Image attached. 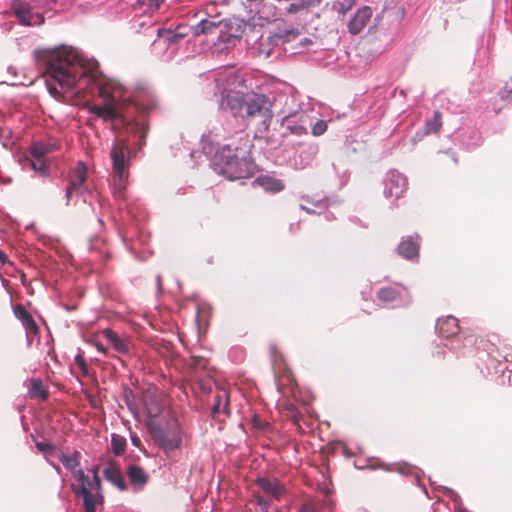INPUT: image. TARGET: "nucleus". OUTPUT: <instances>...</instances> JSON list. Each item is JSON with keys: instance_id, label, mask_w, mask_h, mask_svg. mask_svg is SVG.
Returning a JSON list of instances; mask_svg holds the SVG:
<instances>
[{"instance_id": "nucleus-33", "label": "nucleus", "mask_w": 512, "mask_h": 512, "mask_svg": "<svg viewBox=\"0 0 512 512\" xmlns=\"http://www.w3.org/2000/svg\"><path fill=\"white\" fill-rule=\"evenodd\" d=\"M502 100H508L512 98V78L505 83L503 89L499 92Z\"/></svg>"}, {"instance_id": "nucleus-48", "label": "nucleus", "mask_w": 512, "mask_h": 512, "mask_svg": "<svg viewBox=\"0 0 512 512\" xmlns=\"http://www.w3.org/2000/svg\"><path fill=\"white\" fill-rule=\"evenodd\" d=\"M0 262L3 265L6 264V263L10 264V262H9V260L7 258V255L3 251H0Z\"/></svg>"}, {"instance_id": "nucleus-55", "label": "nucleus", "mask_w": 512, "mask_h": 512, "mask_svg": "<svg viewBox=\"0 0 512 512\" xmlns=\"http://www.w3.org/2000/svg\"><path fill=\"white\" fill-rule=\"evenodd\" d=\"M302 209L307 211V212H310L309 209H307L306 207H302Z\"/></svg>"}, {"instance_id": "nucleus-42", "label": "nucleus", "mask_w": 512, "mask_h": 512, "mask_svg": "<svg viewBox=\"0 0 512 512\" xmlns=\"http://www.w3.org/2000/svg\"><path fill=\"white\" fill-rule=\"evenodd\" d=\"M257 503L261 507L263 512H268V507L270 505V502L268 500L264 499L263 497H258Z\"/></svg>"}, {"instance_id": "nucleus-45", "label": "nucleus", "mask_w": 512, "mask_h": 512, "mask_svg": "<svg viewBox=\"0 0 512 512\" xmlns=\"http://www.w3.org/2000/svg\"><path fill=\"white\" fill-rule=\"evenodd\" d=\"M291 132L297 135L308 134L306 128L302 126L289 127Z\"/></svg>"}, {"instance_id": "nucleus-15", "label": "nucleus", "mask_w": 512, "mask_h": 512, "mask_svg": "<svg viewBox=\"0 0 512 512\" xmlns=\"http://www.w3.org/2000/svg\"><path fill=\"white\" fill-rule=\"evenodd\" d=\"M103 475L107 481L115 485L119 490L126 491L127 484L123 478L119 465L114 462H110L107 467L103 470Z\"/></svg>"}, {"instance_id": "nucleus-5", "label": "nucleus", "mask_w": 512, "mask_h": 512, "mask_svg": "<svg viewBox=\"0 0 512 512\" xmlns=\"http://www.w3.org/2000/svg\"><path fill=\"white\" fill-rule=\"evenodd\" d=\"M128 153L129 147L127 141L116 140L111 150V157L114 172V193L118 198L123 196V192L126 188V181L129 174V159L127 158Z\"/></svg>"}, {"instance_id": "nucleus-54", "label": "nucleus", "mask_w": 512, "mask_h": 512, "mask_svg": "<svg viewBox=\"0 0 512 512\" xmlns=\"http://www.w3.org/2000/svg\"><path fill=\"white\" fill-rule=\"evenodd\" d=\"M151 3H158L160 0H149Z\"/></svg>"}, {"instance_id": "nucleus-29", "label": "nucleus", "mask_w": 512, "mask_h": 512, "mask_svg": "<svg viewBox=\"0 0 512 512\" xmlns=\"http://www.w3.org/2000/svg\"><path fill=\"white\" fill-rule=\"evenodd\" d=\"M53 148L51 145L44 144L41 142H35L30 147V156L33 158L43 159V157L52 152Z\"/></svg>"}, {"instance_id": "nucleus-3", "label": "nucleus", "mask_w": 512, "mask_h": 512, "mask_svg": "<svg viewBox=\"0 0 512 512\" xmlns=\"http://www.w3.org/2000/svg\"><path fill=\"white\" fill-rule=\"evenodd\" d=\"M99 96L103 100V105H91L88 107V111L91 114L96 115L103 121L112 122L114 129L122 126H128L129 120L125 116L126 107L129 102L124 100L120 101L116 98L115 90L113 87L105 84L99 87Z\"/></svg>"}, {"instance_id": "nucleus-28", "label": "nucleus", "mask_w": 512, "mask_h": 512, "mask_svg": "<svg viewBox=\"0 0 512 512\" xmlns=\"http://www.w3.org/2000/svg\"><path fill=\"white\" fill-rule=\"evenodd\" d=\"M76 494H80L83 497V504L85 511L87 510H96V495H94L89 488L74 489Z\"/></svg>"}, {"instance_id": "nucleus-24", "label": "nucleus", "mask_w": 512, "mask_h": 512, "mask_svg": "<svg viewBox=\"0 0 512 512\" xmlns=\"http://www.w3.org/2000/svg\"><path fill=\"white\" fill-rule=\"evenodd\" d=\"M255 183L268 192L277 193L284 189L283 182L271 176H259L256 178Z\"/></svg>"}, {"instance_id": "nucleus-23", "label": "nucleus", "mask_w": 512, "mask_h": 512, "mask_svg": "<svg viewBox=\"0 0 512 512\" xmlns=\"http://www.w3.org/2000/svg\"><path fill=\"white\" fill-rule=\"evenodd\" d=\"M397 250L402 257L413 259L419 255V242L414 240L412 236H409L398 245Z\"/></svg>"}, {"instance_id": "nucleus-41", "label": "nucleus", "mask_w": 512, "mask_h": 512, "mask_svg": "<svg viewBox=\"0 0 512 512\" xmlns=\"http://www.w3.org/2000/svg\"><path fill=\"white\" fill-rule=\"evenodd\" d=\"M133 396V392L132 390L130 389H126L125 392H124V399H125V403L126 405L132 409V406H133V403L131 401V397Z\"/></svg>"}, {"instance_id": "nucleus-43", "label": "nucleus", "mask_w": 512, "mask_h": 512, "mask_svg": "<svg viewBox=\"0 0 512 512\" xmlns=\"http://www.w3.org/2000/svg\"><path fill=\"white\" fill-rule=\"evenodd\" d=\"M287 417L292 421L293 424L299 425L301 414L298 410L296 412L291 413L290 415H287Z\"/></svg>"}, {"instance_id": "nucleus-8", "label": "nucleus", "mask_w": 512, "mask_h": 512, "mask_svg": "<svg viewBox=\"0 0 512 512\" xmlns=\"http://www.w3.org/2000/svg\"><path fill=\"white\" fill-rule=\"evenodd\" d=\"M376 297L383 303H393L403 299H406L407 303L410 302L408 291L402 285L382 287L377 291Z\"/></svg>"}, {"instance_id": "nucleus-16", "label": "nucleus", "mask_w": 512, "mask_h": 512, "mask_svg": "<svg viewBox=\"0 0 512 512\" xmlns=\"http://www.w3.org/2000/svg\"><path fill=\"white\" fill-rule=\"evenodd\" d=\"M229 393L225 389H219L214 395V403L211 410L213 418L217 419L219 414L223 412L229 415Z\"/></svg>"}, {"instance_id": "nucleus-46", "label": "nucleus", "mask_w": 512, "mask_h": 512, "mask_svg": "<svg viewBox=\"0 0 512 512\" xmlns=\"http://www.w3.org/2000/svg\"><path fill=\"white\" fill-rule=\"evenodd\" d=\"M299 512H318L313 506L309 504H303Z\"/></svg>"}, {"instance_id": "nucleus-21", "label": "nucleus", "mask_w": 512, "mask_h": 512, "mask_svg": "<svg viewBox=\"0 0 512 512\" xmlns=\"http://www.w3.org/2000/svg\"><path fill=\"white\" fill-rule=\"evenodd\" d=\"M266 1L267 0H241V4L251 17L258 15L259 18H268L269 14L266 12L268 4Z\"/></svg>"}, {"instance_id": "nucleus-22", "label": "nucleus", "mask_w": 512, "mask_h": 512, "mask_svg": "<svg viewBox=\"0 0 512 512\" xmlns=\"http://www.w3.org/2000/svg\"><path fill=\"white\" fill-rule=\"evenodd\" d=\"M103 336L110 342L113 348L121 354H126L129 352L131 343L127 339L121 338L111 329H105L103 331Z\"/></svg>"}, {"instance_id": "nucleus-18", "label": "nucleus", "mask_w": 512, "mask_h": 512, "mask_svg": "<svg viewBox=\"0 0 512 512\" xmlns=\"http://www.w3.org/2000/svg\"><path fill=\"white\" fill-rule=\"evenodd\" d=\"M127 476L132 486L142 489L149 480V475L139 465L131 464L127 467Z\"/></svg>"}, {"instance_id": "nucleus-47", "label": "nucleus", "mask_w": 512, "mask_h": 512, "mask_svg": "<svg viewBox=\"0 0 512 512\" xmlns=\"http://www.w3.org/2000/svg\"><path fill=\"white\" fill-rule=\"evenodd\" d=\"M285 410L288 412L287 415H290L293 412H296L297 408L293 403H286Z\"/></svg>"}, {"instance_id": "nucleus-39", "label": "nucleus", "mask_w": 512, "mask_h": 512, "mask_svg": "<svg viewBox=\"0 0 512 512\" xmlns=\"http://www.w3.org/2000/svg\"><path fill=\"white\" fill-rule=\"evenodd\" d=\"M91 484L92 485L89 486V489H95L99 494L101 490V479L97 473H94L93 481H91Z\"/></svg>"}, {"instance_id": "nucleus-36", "label": "nucleus", "mask_w": 512, "mask_h": 512, "mask_svg": "<svg viewBox=\"0 0 512 512\" xmlns=\"http://www.w3.org/2000/svg\"><path fill=\"white\" fill-rule=\"evenodd\" d=\"M327 130L326 122L320 120L312 128V134L315 136L322 135Z\"/></svg>"}, {"instance_id": "nucleus-12", "label": "nucleus", "mask_w": 512, "mask_h": 512, "mask_svg": "<svg viewBox=\"0 0 512 512\" xmlns=\"http://www.w3.org/2000/svg\"><path fill=\"white\" fill-rule=\"evenodd\" d=\"M87 176V168L83 163H78L73 170L69 184L66 188V198L70 200L74 192H78L84 184Z\"/></svg>"}, {"instance_id": "nucleus-14", "label": "nucleus", "mask_w": 512, "mask_h": 512, "mask_svg": "<svg viewBox=\"0 0 512 512\" xmlns=\"http://www.w3.org/2000/svg\"><path fill=\"white\" fill-rule=\"evenodd\" d=\"M256 483L265 493L271 495L276 500H280L286 493L285 487L277 479L258 478Z\"/></svg>"}, {"instance_id": "nucleus-4", "label": "nucleus", "mask_w": 512, "mask_h": 512, "mask_svg": "<svg viewBox=\"0 0 512 512\" xmlns=\"http://www.w3.org/2000/svg\"><path fill=\"white\" fill-rule=\"evenodd\" d=\"M270 100L262 94H252L247 96L246 108L243 118L257 127L261 133L269 130L272 122L273 112Z\"/></svg>"}, {"instance_id": "nucleus-37", "label": "nucleus", "mask_w": 512, "mask_h": 512, "mask_svg": "<svg viewBox=\"0 0 512 512\" xmlns=\"http://www.w3.org/2000/svg\"><path fill=\"white\" fill-rule=\"evenodd\" d=\"M305 7L306 6H305L304 2H299V3H291L288 6H286L284 8H280V9L285 10L287 13H296L299 10L304 9Z\"/></svg>"}, {"instance_id": "nucleus-32", "label": "nucleus", "mask_w": 512, "mask_h": 512, "mask_svg": "<svg viewBox=\"0 0 512 512\" xmlns=\"http://www.w3.org/2000/svg\"><path fill=\"white\" fill-rule=\"evenodd\" d=\"M75 476L77 480L80 482V486L78 488H82L83 486L85 488H89L91 484V481H89V478L87 475H85L84 471L82 469H78L75 472Z\"/></svg>"}, {"instance_id": "nucleus-53", "label": "nucleus", "mask_w": 512, "mask_h": 512, "mask_svg": "<svg viewBox=\"0 0 512 512\" xmlns=\"http://www.w3.org/2000/svg\"><path fill=\"white\" fill-rule=\"evenodd\" d=\"M98 469H99V467H98V466H97V467H95V468H93V469H92V473H93V474H94V473H97V474H98Z\"/></svg>"}, {"instance_id": "nucleus-19", "label": "nucleus", "mask_w": 512, "mask_h": 512, "mask_svg": "<svg viewBox=\"0 0 512 512\" xmlns=\"http://www.w3.org/2000/svg\"><path fill=\"white\" fill-rule=\"evenodd\" d=\"M437 330L444 338L457 335L460 331L458 320L453 316H447L437 321Z\"/></svg>"}, {"instance_id": "nucleus-49", "label": "nucleus", "mask_w": 512, "mask_h": 512, "mask_svg": "<svg viewBox=\"0 0 512 512\" xmlns=\"http://www.w3.org/2000/svg\"><path fill=\"white\" fill-rule=\"evenodd\" d=\"M311 43H312V41L309 38H307V37H303V38L300 39V44L302 46H307V45H309Z\"/></svg>"}, {"instance_id": "nucleus-10", "label": "nucleus", "mask_w": 512, "mask_h": 512, "mask_svg": "<svg viewBox=\"0 0 512 512\" xmlns=\"http://www.w3.org/2000/svg\"><path fill=\"white\" fill-rule=\"evenodd\" d=\"M247 97L239 92L229 91L221 100V106L229 109L235 116H244Z\"/></svg>"}, {"instance_id": "nucleus-31", "label": "nucleus", "mask_w": 512, "mask_h": 512, "mask_svg": "<svg viewBox=\"0 0 512 512\" xmlns=\"http://www.w3.org/2000/svg\"><path fill=\"white\" fill-rule=\"evenodd\" d=\"M126 448V440L124 437L113 434L111 438V449L115 455H122Z\"/></svg>"}, {"instance_id": "nucleus-9", "label": "nucleus", "mask_w": 512, "mask_h": 512, "mask_svg": "<svg viewBox=\"0 0 512 512\" xmlns=\"http://www.w3.org/2000/svg\"><path fill=\"white\" fill-rule=\"evenodd\" d=\"M151 433L155 441L166 451L174 450L181 444V438L177 433L167 432L159 426L152 427Z\"/></svg>"}, {"instance_id": "nucleus-13", "label": "nucleus", "mask_w": 512, "mask_h": 512, "mask_svg": "<svg viewBox=\"0 0 512 512\" xmlns=\"http://www.w3.org/2000/svg\"><path fill=\"white\" fill-rule=\"evenodd\" d=\"M372 9L368 6L360 8L348 24L350 33L358 34L370 21Z\"/></svg>"}, {"instance_id": "nucleus-11", "label": "nucleus", "mask_w": 512, "mask_h": 512, "mask_svg": "<svg viewBox=\"0 0 512 512\" xmlns=\"http://www.w3.org/2000/svg\"><path fill=\"white\" fill-rule=\"evenodd\" d=\"M407 188V179L398 172H391L386 182L385 193L389 197L399 198L403 195Z\"/></svg>"}, {"instance_id": "nucleus-52", "label": "nucleus", "mask_w": 512, "mask_h": 512, "mask_svg": "<svg viewBox=\"0 0 512 512\" xmlns=\"http://www.w3.org/2000/svg\"><path fill=\"white\" fill-rule=\"evenodd\" d=\"M236 32H237V30H236L235 32H229V36H231V37H237L238 35H237V33H236Z\"/></svg>"}, {"instance_id": "nucleus-6", "label": "nucleus", "mask_w": 512, "mask_h": 512, "mask_svg": "<svg viewBox=\"0 0 512 512\" xmlns=\"http://www.w3.org/2000/svg\"><path fill=\"white\" fill-rule=\"evenodd\" d=\"M11 9L20 24L24 26H39L44 22L43 16L33 13L30 4L25 1L14 0Z\"/></svg>"}, {"instance_id": "nucleus-30", "label": "nucleus", "mask_w": 512, "mask_h": 512, "mask_svg": "<svg viewBox=\"0 0 512 512\" xmlns=\"http://www.w3.org/2000/svg\"><path fill=\"white\" fill-rule=\"evenodd\" d=\"M80 453L75 451L72 455L61 454L60 461L63 466L70 471H74L79 466Z\"/></svg>"}, {"instance_id": "nucleus-38", "label": "nucleus", "mask_w": 512, "mask_h": 512, "mask_svg": "<svg viewBox=\"0 0 512 512\" xmlns=\"http://www.w3.org/2000/svg\"><path fill=\"white\" fill-rule=\"evenodd\" d=\"M301 35V32L298 29L287 30L283 35L284 42H290L298 38Z\"/></svg>"}, {"instance_id": "nucleus-34", "label": "nucleus", "mask_w": 512, "mask_h": 512, "mask_svg": "<svg viewBox=\"0 0 512 512\" xmlns=\"http://www.w3.org/2000/svg\"><path fill=\"white\" fill-rule=\"evenodd\" d=\"M131 130H132V132L140 133V142L141 143L145 142V139H146V136H147V133H148V129L146 127L141 126L138 123H134L132 125Z\"/></svg>"}, {"instance_id": "nucleus-26", "label": "nucleus", "mask_w": 512, "mask_h": 512, "mask_svg": "<svg viewBox=\"0 0 512 512\" xmlns=\"http://www.w3.org/2000/svg\"><path fill=\"white\" fill-rule=\"evenodd\" d=\"M28 395L31 399H39L45 401L49 397V392L44 388L40 379H32L31 385L28 390Z\"/></svg>"}, {"instance_id": "nucleus-25", "label": "nucleus", "mask_w": 512, "mask_h": 512, "mask_svg": "<svg viewBox=\"0 0 512 512\" xmlns=\"http://www.w3.org/2000/svg\"><path fill=\"white\" fill-rule=\"evenodd\" d=\"M20 163L23 168L29 167L33 171L40 173V174H46L47 171V165L44 161V159H38L33 158L32 156H24L20 159Z\"/></svg>"}, {"instance_id": "nucleus-27", "label": "nucleus", "mask_w": 512, "mask_h": 512, "mask_svg": "<svg viewBox=\"0 0 512 512\" xmlns=\"http://www.w3.org/2000/svg\"><path fill=\"white\" fill-rule=\"evenodd\" d=\"M442 127V114L440 111H434L433 117L425 122L423 136L437 134Z\"/></svg>"}, {"instance_id": "nucleus-20", "label": "nucleus", "mask_w": 512, "mask_h": 512, "mask_svg": "<svg viewBox=\"0 0 512 512\" xmlns=\"http://www.w3.org/2000/svg\"><path fill=\"white\" fill-rule=\"evenodd\" d=\"M143 402L147 415L151 418L159 416L163 411L164 405L155 393L146 392L143 395Z\"/></svg>"}, {"instance_id": "nucleus-1", "label": "nucleus", "mask_w": 512, "mask_h": 512, "mask_svg": "<svg viewBox=\"0 0 512 512\" xmlns=\"http://www.w3.org/2000/svg\"><path fill=\"white\" fill-rule=\"evenodd\" d=\"M45 73L48 77L46 80L48 90L56 99L59 98L60 92L54 83L64 90H71L76 86L77 81L86 74L76 51L65 46L48 52Z\"/></svg>"}, {"instance_id": "nucleus-51", "label": "nucleus", "mask_w": 512, "mask_h": 512, "mask_svg": "<svg viewBox=\"0 0 512 512\" xmlns=\"http://www.w3.org/2000/svg\"><path fill=\"white\" fill-rule=\"evenodd\" d=\"M132 440V443L135 445V446H139L140 444V439L137 437V436H134L131 438Z\"/></svg>"}, {"instance_id": "nucleus-44", "label": "nucleus", "mask_w": 512, "mask_h": 512, "mask_svg": "<svg viewBox=\"0 0 512 512\" xmlns=\"http://www.w3.org/2000/svg\"><path fill=\"white\" fill-rule=\"evenodd\" d=\"M252 421L254 426L261 430H264L266 427H268V423L262 422L257 416H255Z\"/></svg>"}, {"instance_id": "nucleus-35", "label": "nucleus", "mask_w": 512, "mask_h": 512, "mask_svg": "<svg viewBox=\"0 0 512 512\" xmlns=\"http://www.w3.org/2000/svg\"><path fill=\"white\" fill-rule=\"evenodd\" d=\"M74 361L78 365V367L80 368L81 372L84 375H87L88 372H89V368H88V365H87L85 359L83 358V356L80 355V354H77L75 356V358H74Z\"/></svg>"}, {"instance_id": "nucleus-7", "label": "nucleus", "mask_w": 512, "mask_h": 512, "mask_svg": "<svg viewBox=\"0 0 512 512\" xmlns=\"http://www.w3.org/2000/svg\"><path fill=\"white\" fill-rule=\"evenodd\" d=\"M229 21L226 19H218V17H209L201 20L193 27V34L209 35V34H222L228 32Z\"/></svg>"}, {"instance_id": "nucleus-2", "label": "nucleus", "mask_w": 512, "mask_h": 512, "mask_svg": "<svg viewBox=\"0 0 512 512\" xmlns=\"http://www.w3.org/2000/svg\"><path fill=\"white\" fill-rule=\"evenodd\" d=\"M251 147L247 135L223 146L213 158L215 172L229 180L249 177L252 172Z\"/></svg>"}, {"instance_id": "nucleus-40", "label": "nucleus", "mask_w": 512, "mask_h": 512, "mask_svg": "<svg viewBox=\"0 0 512 512\" xmlns=\"http://www.w3.org/2000/svg\"><path fill=\"white\" fill-rule=\"evenodd\" d=\"M36 447L41 452H47L53 449V446L46 442H37Z\"/></svg>"}, {"instance_id": "nucleus-50", "label": "nucleus", "mask_w": 512, "mask_h": 512, "mask_svg": "<svg viewBox=\"0 0 512 512\" xmlns=\"http://www.w3.org/2000/svg\"><path fill=\"white\" fill-rule=\"evenodd\" d=\"M96 348H97V350H98V351H100V352H102V353H104V354H106V352H107L106 348H105V347H104V345H103V344H101V343H97V344H96Z\"/></svg>"}, {"instance_id": "nucleus-56", "label": "nucleus", "mask_w": 512, "mask_h": 512, "mask_svg": "<svg viewBox=\"0 0 512 512\" xmlns=\"http://www.w3.org/2000/svg\"><path fill=\"white\" fill-rule=\"evenodd\" d=\"M85 512H96V510H87Z\"/></svg>"}, {"instance_id": "nucleus-17", "label": "nucleus", "mask_w": 512, "mask_h": 512, "mask_svg": "<svg viewBox=\"0 0 512 512\" xmlns=\"http://www.w3.org/2000/svg\"><path fill=\"white\" fill-rule=\"evenodd\" d=\"M14 314L21 321L28 333L33 335H37L39 333V327L36 321L23 305H16L14 307Z\"/></svg>"}]
</instances>
